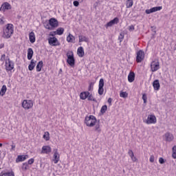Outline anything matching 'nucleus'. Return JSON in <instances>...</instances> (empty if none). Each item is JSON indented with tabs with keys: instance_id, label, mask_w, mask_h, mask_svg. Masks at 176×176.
<instances>
[{
	"instance_id": "obj_1",
	"label": "nucleus",
	"mask_w": 176,
	"mask_h": 176,
	"mask_svg": "<svg viewBox=\"0 0 176 176\" xmlns=\"http://www.w3.org/2000/svg\"><path fill=\"white\" fill-rule=\"evenodd\" d=\"M3 32L2 38L4 39L12 38V35H13V33L14 32V26H13V24L12 23L6 25L3 30Z\"/></svg>"
},
{
	"instance_id": "obj_2",
	"label": "nucleus",
	"mask_w": 176,
	"mask_h": 176,
	"mask_svg": "<svg viewBox=\"0 0 176 176\" xmlns=\"http://www.w3.org/2000/svg\"><path fill=\"white\" fill-rule=\"evenodd\" d=\"M85 123L87 127H94L97 123V118L94 116L85 117Z\"/></svg>"
},
{
	"instance_id": "obj_3",
	"label": "nucleus",
	"mask_w": 176,
	"mask_h": 176,
	"mask_svg": "<svg viewBox=\"0 0 176 176\" xmlns=\"http://www.w3.org/2000/svg\"><path fill=\"white\" fill-rule=\"evenodd\" d=\"M146 124H156L157 123V118L155 114H148L147 118L143 120Z\"/></svg>"
},
{
	"instance_id": "obj_4",
	"label": "nucleus",
	"mask_w": 176,
	"mask_h": 176,
	"mask_svg": "<svg viewBox=\"0 0 176 176\" xmlns=\"http://www.w3.org/2000/svg\"><path fill=\"white\" fill-rule=\"evenodd\" d=\"M67 57V63L70 67H75V57L74 56V52L72 51H68L66 54Z\"/></svg>"
},
{
	"instance_id": "obj_5",
	"label": "nucleus",
	"mask_w": 176,
	"mask_h": 176,
	"mask_svg": "<svg viewBox=\"0 0 176 176\" xmlns=\"http://www.w3.org/2000/svg\"><path fill=\"white\" fill-rule=\"evenodd\" d=\"M21 107L25 110L31 109L34 107V101L27 99L23 100L21 102Z\"/></svg>"
},
{
	"instance_id": "obj_6",
	"label": "nucleus",
	"mask_w": 176,
	"mask_h": 176,
	"mask_svg": "<svg viewBox=\"0 0 176 176\" xmlns=\"http://www.w3.org/2000/svg\"><path fill=\"white\" fill-rule=\"evenodd\" d=\"M145 58V52L142 50H139L136 53V63H142Z\"/></svg>"
},
{
	"instance_id": "obj_7",
	"label": "nucleus",
	"mask_w": 176,
	"mask_h": 176,
	"mask_svg": "<svg viewBox=\"0 0 176 176\" xmlns=\"http://www.w3.org/2000/svg\"><path fill=\"white\" fill-rule=\"evenodd\" d=\"M12 69H14V62L8 58L6 60V71L8 72Z\"/></svg>"
},
{
	"instance_id": "obj_8",
	"label": "nucleus",
	"mask_w": 176,
	"mask_h": 176,
	"mask_svg": "<svg viewBox=\"0 0 176 176\" xmlns=\"http://www.w3.org/2000/svg\"><path fill=\"white\" fill-rule=\"evenodd\" d=\"M150 67L151 72H156V71L160 69V63L157 60L152 61Z\"/></svg>"
},
{
	"instance_id": "obj_9",
	"label": "nucleus",
	"mask_w": 176,
	"mask_h": 176,
	"mask_svg": "<svg viewBox=\"0 0 176 176\" xmlns=\"http://www.w3.org/2000/svg\"><path fill=\"white\" fill-rule=\"evenodd\" d=\"M48 43L50 46H60V42L56 37H50L48 38Z\"/></svg>"
},
{
	"instance_id": "obj_10",
	"label": "nucleus",
	"mask_w": 176,
	"mask_h": 176,
	"mask_svg": "<svg viewBox=\"0 0 176 176\" xmlns=\"http://www.w3.org/2000/svg\"><path fill=\"white\" fill-rule=\"evenodd\" d=\"M98 94L99 96H102L104 94V79L100 78L98 85Z\"/></svg>"
},
{
	"instance_id": "obj_11",
	"label": "nucleus",
	"mask_w": 176,
	"mask_h": 176,
	"mask_svg": "<svg viewBox=\"0 0 176 176\" xmlns=\"http://www.w3.org/2000/svg\"><path fill=\"white\" fill-rule=\"evenodd\" d=\"M163 9L162 6H158V7H153L151 9L146 10L145 13L146 14H151V13H155V12H159Z\"/></svg>"
},
{
	"instance_id": "obj_12",
	"label": "nucleus",
	"mask_w": 176,
	"mask_h": 176,
	"mask_svg": "<svg viewBox=\"0 0 176 176\" xmlns=\"http://www.w3.org/2000/svg\"><path fill=\"white\" fill-rule=\"evenodd\" d=\"M10 9H12V6L10 3L5 2L1 5L0 12H6V10H10Z\"/></svg>"
},
{
	"instance_id": "obj_13",
	"label": "nucleus",
	"mask_w": 176,
	"mask_h": 176,
	"mask_svg": "<svg viewBox=\"0 0 176 176\" xmlns=\"http://www.w3.org/2000/svg\"><path fill=\"white\" fill-rule=\"evenodd\" d=\"M165 141H166V142H171V141L174 140V135H173V133H169V132H166L164 135H163Z\"/></svg>"
},
{
	"instance_id": "obj_14",
	"label": "nucleus",
	"mask_w": 176,
	"mask_h": 176,
	"mask_svg": "<svg viewBox=\"0 0 176 176\" xmlns=\"http://www.w3.org/2000/svg\"><path fill=\"white\" fill-rule=\"evenodd\" d=\"M119 23V18L116 17L113 20L110 21L105 25V28H108L109 27H112V25H115V24H118Z\"/></svg>"
},
{
	"instance_id": "obj_15",
	"label": "nucleus",
	"mask_w": 176,
	"mask_h": 176,
	"mask_svg": "<svg viewBox=\"0 0 176 176\" xmlns=\"http://www.w3.org/2000/svg\"><path fill=\"white\" fill-rule=\"evenodd\" d=\"M52 153V147L50 146H43L41 149V153L49 155V153Z\"/></svg>"
},
{
	"instance_id": "obj_16",
	"label": "nucleus",
	"mask_w": 176,
	"mask_h": 176,
	"mask_svg": "<svg viewBox=\"0 0 176 176\" xmlns=\"http://www.w3.org/2000/svg\"><path fill=\"white\" fill-rule=\"evenodd\" d=\"M50 24L53 30V28H56L58 27V21L54 18H52L49 20Z\"/></svg>"
},
{
	"instance_id": "obj_17",
	"label": "nucleus",
	"mask_w": 176,
	"mask_h": 176,
	"mask_svg": "<svg viewBox=\"0 0 176 176\" xmlns=\"http://www.w3.org/2000/svg\"><path fill=\"white\" fill-rule=\"evenodd\" d=\"M53 157V162L54 164H57V163H58V162L60 161V154H58V151H57V149L55 150Z\"/></svg>"
},
{
	"instance_id": "obj_18",
	"label": "nucleus",
	"mask_w": 176,
	"mask_h": 176,
	"mask_svg": "<svg viewBox=\"0 0 176 176\" xmlns=\"http://www.w3.org/2000/svg\"><path fill=\"white\" fill-rule=\"evenodd\" d=\"M26 159H28V155H18L16 159V162L19 163L20 162H24Z\"/></svg>"
},
{
	"instance_id": "obj_19",
	"label": "nucleus",
	"mask_w": 176,
	"mask_h": 176,
	"mask_svg": "<svg viewBox=\"0 0 176 176\" xmlns=\"http://www.w3.org/2000/svg\"><path fill=\"white\" fill-rule=\"evenodd\" d=\"M135 79V74L133 72H130L128 75V82L133 83V81Z\"/></svg>"
},
{
	"instance_id": "obj_20",
	"label": "nucleus",
	"mask_w": 176,
	"mask_h": 176,
	"mask_svg": "<svg viewBox=\"0 0 176 176\" xmlns=\"http://www.w3.org/2000/svg\"><path fill=\"white\" fill-rule=\"evenodd\" d=\"M153 87L154 90L158 91L160 89V81L159 80H155L153 82Z\"/></svg>"
},
{
	"instance_id": "obj_21",
	"label": "nucleus",
	"mask_w": 176,
	"mask_h": 176,
	"mask_svg": "<svg viewBox=\"0 0 176 176\" xmlns=\"http://www.w3.org/2000/svg\"><path fill=\"white\" fill-rule=\"evenodd\" d=\"M67 42L69 43H75V36L69 33L66 38Z\"/></svg>"
},
{
	"instance_id": "obj_22",
	"label": "nucleus",
	"mask_w": 176,
	"mask_h": 176,
	"mask_svg": "<svg viewBox=\"0 0 176 176\" xmlns=\"http://www.w3.org/2000/svg\"><path fill=\"white\" fill-rule=\"evenodd\" d=\"M77 54L78 57H83L85 56V50L83 47H79L77 50Z\"/></svg>"
},
{
	"instance_id": "obj_23",
	"label": "nucleus",
	"mask_w": 176,
	"mask_h": 176,
	"mask_svg": "<svg viewBox=\"0 0 176 176\" xmlns=\"http://www.w3.org/2000/svg\"><path fill=\"white\" fill-rule=\"evenodd\" d=\"M29 40L31 43H35V33L34 32H31L29 34Z\"/></svg>"
},
{
	"instance_id": "obj_24",
	"label": "nucleus",
	"mask_w": 176,
	"mask_h": 176,
	"mask_svg": "<svg viewBox=\"0 0 176 176\" xmlns=\"http://www.w3.org/2000/svg\"><path fill=\"white\" fill-rule=\"evenodd\" d=\"M35 65H36V60L32 59L28 66L29 71H32L35 68Z\"/></svg>"
},
{
	"instance_id": "obj_25",
	"label": "nucleus",
	"mask_w": 176,
	"mask_h": 176,
	"mask_svg": "<svg viewBox=\"0 0 176 176\" xmlns=\"http://www.w3.org/2000/svg\"><path fill=\"white\" fill-rule=\"evenodd\" d=\"M129 156H130L132 162H137V157L134 156V153L133 152V150H129L128 151Z\"/></svg>"
},
{
	"instance_id": "obj_26",
	"label": "nucleus",
	"mask_w": 176,
	"mask_h": 176,
	"mask_svg": "<svg viewBox=\"0 0 176 176\" xmlns=\"http://www.w3.org/2000/svg\"><path fill=\"white\" fill-rule=\"evenodd\" d=\"M78 42L82 43V42H89V38L84 35H79L78 36Z\"/></svg>"
},
{
	"instance_id": "obj_27",
	"label": "nucleus",
	"mask_w": 176,
	"mask_h": 176,
	"mask_svg": "<svg viewBox=\"0 0 176 176\" xmlns=\"http://www.w3.org/2000/svg\"><path fill=\"white\" fill-rule=\"evenodd\" d=\"M0 176H14V172L12 170L7 172H1Z\"/></svg>"
},
{
	"instance_id": "obj_28",
	"label": "nucleus",
	"mask_w": 176,
	"mask_h": 176,
	"mask_svg": "<svg viewBox=\"0 0 176 176\" xmlns=\"http://www.w3.org/2000/svg\"><path fill=\"white\" fill-rule=\"evenodd\" d=\"M89 91L81 92L80 94V98L81 100H86V98H87V97H89Z\"/></svg>"
},
{
	"instance_id": "obj_29",
	"label": "nucleus",
	"mask_w": 176,
	"mask_h": 176,
	"mask_svg": "<svg viewBox=\"0 0 176 176\" xmlns=\"http://www.w3.org/2000/svg\"><path fill=\"white\" fill-rule=\"evenodd\" d=\"M43 67V61H39L37 63V65L36 67V69L37 72H41V71H42V67Z\"/></svg>"
},
{
	"instance_id": "obj_30",
	"label": "nucleus",
	"mask_w": 176,
	"mask_h": 176,
	"mask_svg": "<svg viewBox=\"0 0 176 176\" xmlns=\"http://www.w3.org/2000/svg\"><path fill=\"white\" fill-rule=\"evenodd\" d=\"M32 56H34V50L32 48L28 49V60H31L32 58Z\"/></svg>"
},
{
	"instance_id": "obj_31",
	"label": "nucleus",
	"mask_w": 176,
	"mask_h": 176,
	"mask_svg": "<svg viewBox=\"0 0 176 176\" xmlns=\"http://www.w3.org/2000/svg\"><path fill=\"white\" fill-rule=\"evenodd\" d=\"M6 90H8L6 85H3L0 90V96H1V97H3V96H5Z\"/></svg>"
},
{
	"instance_id": "obj_32",
	"label": "nucleus",
	"mask_w": 176,
	"mask_h": 176,
	"mask_svg": "<svg viewBox=\"0 0 176 176\" xmlns=\"http://www.w3.org/2000/svg\"><path fill=\"white\" fill-rule=\"evenodd\" d=\"M56 35H63L64 34V28H58L56 30Z\"/></svg>"
},
{
	"instance_id": "obj_33",
	"label": "nucleus",
	"mask_w": 176,
	"mask_h": 176,
	"mask_svg": "<svg viewBox=\"0 0 176 176\" xmlns=\"http://www.w3.org/2000/svg\"><path fill=\"white\" fill-rule=\"evenodd\" d=\"M43 138H44L45 141H49V140H50V134L48 131L44 133Z\"/></svg>"
},
{
	"instance_id": "obj_34",
	"label": "nucleus",
	"mask_w": 176,
	"mask_h": 176,
	"mask_svg": "<svg viewBox=\"0 0 176 176\" xmlns=\"http://www.w3.org/2000/svg\"><path fill=\"white\" fill-rule=\"evenodd\" d=\"M108 109V106H107V104L103 105L101 109H100V112L102 115H104V113H105V112H107Z\"/></svg>"
},
{
	"instance_id": "obj_35",
	"label": "nucleus",
	"mask_w": 176,
	"mask_h": 176,
	"mask_svg": "<svg viewBox=\"0 0 176 176\" xmlns=\"http://www.w3.org/2000/svg\"><path fill=\"white\" fill-rule=\"evenodd\" d=\"M44 27L47 30H53L50 21L44 23Z\"/></svg>"
},
{
	"instance_id": "obj_36",
	"label": "nucleus",
	"mask_w": 176,
	"mask_h": 176,
	"mask_svg": "<svg viewBox=\"0 0 176 176\" xmlns=\"http://www.w3.org/2000/svg\"><path fill=\"white\" fill-rule=\"evenodd\" d=\"M128 96H129V94H127V92L126 91L124 92L122 91L120 94V97H121L122 98H127Z\"/></svg>"
},
{
	"instance_id": "obj_37",
	"label": "nucleus",
	"mask_w": 176,
	"mask_h": 176,
	"mask_svg": "<svg viewBox=\"0 0 176 176\" xmlns=\"http://www.w3.org/2000/svg\"><path fill=\"white\" fill-rule=\"evenodd\" d=\"M133 5H134V2L133 1V0H128L126 1V8H131Z\"/></svg>"
},
{
	"instance_id": "obj_38",
	"label": "nucleus",
	"mask_w": 176,
	"mask_h": 176,
	"mask_svg": "<svg viewBox=\"0 0 176 176\" xmlns=\"http://www.w3.org/2000/svg\"><path fill=\"white\" fill-rule=\"evenodd\" d=\"M173 153H172V157L173 159H176V146H174L172 148Z\"/></svg>"
},
{
	"instance_id": "obj_39",
	"label": "nucleus",
	"mask_w": 176,
	"mask_h": 176,
	"mask_svg": "<svg viewBox=\"0 0 176 176\" xmlns=\"http://www.w3.org/2000/svg\"><path fill=\"white\" fill-rule=\"evenodd\" d=\"M95 131L98 133H101V127L100 126V124H97L95 125Z\"/></svg>"
},
{
	"instance_id": "obj_40",
	"label": "nucleus",
	"mask_w": 176,
	"mask_h": 176,
	"mask_svg": "<svg viewBox=\"0 0 176 176\" xmlns=\"http://www.w3.org/2000/svg\"><path fill=\"white\" fill-rule=\"evenodd\" d=\"M94 87V82H90L89 87H88V91H93V89Z\"/></svg>"
},
{
	"instance_id": "obj_41",
	"label": "nucleus",
	"mask_w": 176,
	"mask_h": 176,
	"mask_svg": "<svg viewBox=\"0 0 176 176\" xmlns=\"http://www.w3.org/2000/svg\"><path fill=\"white\" fill-rule=\"evenodd\" d=\"M87 98L88 101H96V99H94L92 94H90V92Z\"/></svg>"
},
{
	"instance_id": "obj_42",
	"label": "nucleus",
	"mask_w": 176,
	"mask_h": 176,
	"mask_svg": "<svg viewBox=\"0 0 176 176\" xmlns=\"http://www.w3.org/2000/svg\"><path fill=\"white\" fill-rule=\"evenodd\" d=\"M28 164L27 162L23 163L22 165V170H28Z\"/></svg>"
},
{
	"instance_id": "obj_43",
	"label": "nucleus",
	"mask_w": 176,
	"mask_h": 176,
	"mask_svg": "<svg viewBox=\"0 0 176 176\" xmlns=\"http://www.w3.org/2000/svg\"><path fill=\"white\" fill-rule=\"evenodd\" d=\"M118 39L120 40V42H122L123 39H124V34H123V33H121L118 36Z\"/></svg>"
},
{
	"instance_id": "obj_44",
	"label": "nucleus",
	"mask_w": 176,
	"mask_h": 176,
	"mask_svg": "<svg viewBox=\"0 0 176 176\" xmlns=\"http://www.w3.org/2000/svg\"><path fill=\"white\" fill-rule=\"evenodd\" d=\"M142 100L144 101V103L146 104V100H148V97L146 96V94H144L142 95Z\"/></svg>"
},
{
	"instance_id": "obj_45",
	"label": "nucleus",
	"mask_w": 176,
	"mask_h": 176,
	"mask_svg": "<svg viewBox=\"0 0 176 176\" xmlns=\"http://www.w3.org/2000/svg\"><path fill=\"white\" fill-rule=\"evenodd\" d=\"M34 162H35V160L34 158H31L28 161V164H34Z\"/></svg>"
},
{
	"instance_id": "obj_46",
	"label": "nucleus",
	"mask_w": 176,
	"mask_h": 176,
	"mask_svg": "<svg viewBox=\"0 0 176 176\" xmlns=\"http://www.w3.org/2000/svg\"><path fill=\"white\" fill-rule=\"evenodd\" d=\"M57 35V33H56V31L54 32H50V36H53L54 37V36Z\"/></svg>"
},
{
	"instance_id": "obj_47",
	"label": "nucleus",
	"mask_w": 176,
	"mask_h": 176,
	"mask_svg": "<svg viewBox=\"0 0 176 176\" xmlns=\"http://www.w3.org/2000/svg\"><path fill=\"white\" fill-rule=\"evenodd\" d=\"M6 59V55H5V54L1 55V56L0 58V60L5 61Z\"/></svg>"
},
{
	"instance_id": "obj_48",
	"label": "nucleus",
	"mask_w": 176,
	"mask_h": 176,
	"mask_svg": "<svg viewBox=\"0 0 176 176\" xmlns=\"http://www.w3.org/2000/svg\"><path fill=\"white\" fill-rule=\"evenodd\" d=\"M151 163H153L155 162V156L151 155L149 159Z\"/></svg>"
},
{
	"instance_id": "obj_49",
	"label": "nucleus",
	"mask_w": 176,
	"mask_h": 176,
	"mask_svg": "<svg viewBox=\"0 0 176 176\" xmlns=\"http://www.w3.org/2000/svg\"><path fill=\"white\" fill-rule=\"evenodd\" d=\"M159 163L160 164H164V159H163V157H160L159 159Z\"/></svg>"
},
{
	"instance_id": "obj_50",
	"label": "nucleus",
	"mask_w": 176,
	"mask_h": 176,
	"mask_svg": "<svg viewBox=\"0 0 176 176\" xmlns=\"http://www.w3.org/2000/svg\"><path fill=\"white\" fill-rule=\"evenodd\" d=\"M15 149H16V145L12 144L11 145L10 152H13V151H15Z\"/></svg>"
},
{
	"instance_id": "obj_51",
	"label": "nucleus",
	"mask_w": 176,
	"mask_h": 176,
	"mask_svg": "<svg viewBox=\"0 0 176 176\" xmlns=\"http://www.w3.org/2000/svg\"><path fill=\"white\" fill-rule=\"evenodd\" d=\"M107 102H108L109 105L111 107V105H112V99L111 98H109L107 100Z\"/></svg>"
},
{
	"instance_id": "obj_52",
	"label": "nucleus",
	"mask_w": 176,
	"mask_h": 176,
	"mask_svg": "<svg viewBox=\"0 0 176 176\" xmlns=\"http://www.w3.org/2000/svg\"><path fill=\"white\" fill-rule=\"evenodd\" d=\"M73 5H74V6H79V1H74V2H73Z\"/></svg>"
},
{
	"instance_id": "obj_53",
	"label": "nucleus",
	"mask_w": 176,
	"mask_h": 176,
	"mask_svg": "<svg viewBox=\"0 0 176 176\" xmlns=\"http://www.w3.org/2000/svg\"><path fill=\"white\" fill-rule=\"evenodd\" d=\"M3 47H5V44L3 43L0 44V49H3Z\"/></svg>"
},
{
	"instance_id": "obj_54",
	"label": "nucleus",
	"mask_w": 176,
	"mask_h": 176,
	"mask_svg": "<svg viewBox=\"0 0 176 176\" xmlns=\"http://www.w3.org/2000/svg\"><path fill=\"white\" fill-rule=\"evenodd\" d=\"M3 23H4V22H3V18H1V19H0V24L2 25V24H3Z\"/></svg>"
},
{
	"instance_id": "obj_55",
	"label": "nucleus",
	"mask_w": 176,
	"mask_h": 176,
	"mask_svg": "<svg viewBox=\"0 0 176 176\" xmlns=\"http://www.w3.org/2000/svg\"><path fill=\"white\" fill-rule=\"evenodd\" d=\"M129 30H134V26H133V25L130 26Z\"/></svg>"
},
{
	"instance_id": "obj_56",
	"label": "nucleus",
	"mask_w": 176,
	"mask_h": 176,
	"mask_svg": "<svg viewBox=\"0 0 176 176\" xmlns=\"http://www.w3.org/2000/svg\"><path fill=\"white\" fill-rule=\"evenodd\" d=\"M1 146H2V144H1V143H0V147H1Z\"/></svg>"
}]
</instances>
